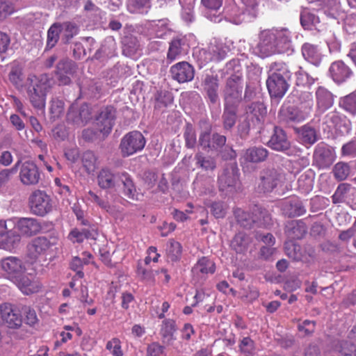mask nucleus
Wrapping results in <instances>:
<instances>
[{
	"label": "nucleus",
	"mask_w": 356,
	"mask_h": 356,
	"mask_svg": "<svg viewBox=\"0 0 356 356\" xmlns=\"http://www.w3.org/2000/svg\"><path fill=\"white\" fill-rule=\"evenodd\" d=\"M226 68L230 76L227 79L222 91L225 104L238 106L243 88L242 67L238 60L233 59L226 64Z\"/></svg>",
	"instance_id": "1"
},
{
	"label": "nucleus",
	"mask_w": 356,
	"mask_h": 356,
	"mask_svg": "<svg viewBox=\"0 0 356 356\" xmlns=\"http://www.w3.org/2000/svg\"><path fill=\"white\" fill-rule=\"evenodd\" d=\"M291 73L286 63L273 62L269 65L266 86L271 97L281 99L289 87Z\"/></svg>",
	"instance_id": "2"
},
{
	"label": "nucleus",
	"mask_w": 356,
	"mask_h": 356,
	"mask_svg": "<svg viewBox=\"0 0 356 356\" xmlns=\"http://www.w3.org/2000/svg\"><path fill=\"white\" fill-rule=\"evenodd\" d=\"M49 88L50 82L47 74L28 76L26 84V93L30 103L35 108H44L47 92Z\"/></svg>",
	"instance_id": "3"
},
{
	"label": "nucleus",
	"mask_w": 356,
	"mask_h": 356,
	"mask_svg": "<svg viewBox=\"0 0 356 356\" xmlns=\"http://www.w3.org/2000/svg\"><path fill=\"white\" fill-rule=\"evenodd\" d=\"M145 145V139L138 131H130L121 139L119 148L124 157L129 156L141 151Z\"/></svg>",
	"instance_id": "4"
},
{
	"label": "nucleus",
	"mask_w": 356,
	"mask_h": 356,
	"mask_svg": "<svg viewBox=\"0 0 356 356\" xmlns=\"http://www.w3.org/2000/svg\"><path fill=\"white\" fill-rule=\"evenodd\" d=\"M29 201L31 212L36 216H44L52 211V200L44 191H34Z\"/></svg>",
	"instance_id": "5"
},
{
	"label": "nucleus",
	"mask_w": 356,
	"mask_h": 356,
	"mask_svg": "<svg viewBox=\"0 0 356 356\" xmlns=\"http://www.w3.org/2000/svg\"><path fill=\"white\" fill-rule=\"evenodd\" d=\"M0 270L6 278L13 282L19 275L26 273V267L21 258L8 256L0 259Z\"/></svg>",
	"instance_id": "6"
},
{
	"label": "nucleus",
	"mask_w": 356,
	"mask_h": 356,
	"mask_svg": "<svg viewBox=\"0 0 356 356\" xmlns=\"http://www.w3.org/2000/svg\"><path fill=\"white\" fill-rule=\"evenodd\" d=\"M219 189L233 193L239 188L238 169L234 164L227 165L218 177Z\"/></svg>",
	"instance_id": "7"
},
{
	"label": "nucleus",
	"mask_w": 356,
	"mask_h": 356,
	"mask_svg": "<svg viewBox=\"0 0 356 356\" xmlns=\"http://www.w3.org/2000/svg\"><path fill=\"white\" fill-rule=\"evenodd\" d=\"M21 305L5 302L0 305V314L3 322L11 329H17L22 324Z\"/></svg>",
	"instance_id": "8"
},
{
	"label": "nucleus",
	"mask_w": 356,
	"mask_h": 356,
	"mask_svg": "<svg viewBox=\"0 0 356 356\" xmlns=\"http://www.w3.org/2000/svg\"><path fill=\"white\" fill-rule=\"evenodd\" d=\"M270 29L261 31L259 42L254 48V53L261 58H266L277 54Z\"/></svg>",
	"instance_id": "9"
},
{
	"label": "nucleus",
	"mask_w": 356,
	"mask_h": 356,
	"mask_svg": "<svg viewBox=\"0 0 356 356\" xmlns=\"http://www.w3.org/2000/svg\"><path fill=\"white\" fill-rule=\"evenodd\" d=\"M335 159L334 149L329 145L321 143L314 149L313 154V163L319 169L329 168Z\"/></svg>",
	"instance_id": "10"
},
{
	"label": "nucleus",
	"mask_w": 356,
	"mask_h": 356,
	"mask_svg": "<svg viewBox=\"0 0 356 356\" xmlns=\"http://www.w3.org/2000/svg\"><path fill=\"white\" fill-rule=\"evenodd\" d=\"M92 119V113L86 104L80 107L72 105L67 113V121L76 127L85 126Z\"/></svg>",
	"instance_id": "11"
},
{
	"label": "nucleus",
	"mask_w": 356,
	"mask_h": 356,
	"mask_svg": "<svg viewBox=\"0 0 356 356\" xmlns=\"http://www.w3.org/2000/svg\"><path fill=\"white\" fill-rule=\"evenodd\" d=\"M282 174L275 168H266L260 173L258 189L260 192H271L281 182Z\"/></svg>",
	"instance_id": "12"
},
{
	"label": "nucleus",
	"mask_w": 356,
	"mask_h": 356,
	"mask_svg": "<svg viewBox=\"0 0 356 356\" xmlns=\"http://www.w3.org/2000/svg\"><path fill=\"white\" fill-rule=\"evenodd\" d=\"M277 54L293 51L291 32L286 28L270 29Z\"/></svg>",
	"instance_id": "13"
},
{
	"label": "nucleus",
	"mask_w": 356,
	"mask_h": 356,
	"mask_svg": "<svg viewBox=\"0 0 356 356\" xmlns=\"http://www.w3.org/2000/svg\"><path fill=\"white\" fill-rule=\"evenodd\" d=\"M268 145L272 149L284 152L288 155L293 154L291 149V143L286 132L280 127H275Z\"/></svg>",
	"instance_id": "14"
},
{
	"label": "nucleus",
	"mask_w": 356,
	"mask_h": 356,
	"mask_svg": "<svg viewBox=\"0 0 356 356\" xmlns=\"http://www.w3.org/2000/svg\"><path fill=\"white\" fill-rule=\"evenodd\" d=\"M172 78L179 83L192 81L195 76V69L186 61L173 65L170 70Z\"/></svg>",
	"instance_id": "15"
},
{
	"label": "nucleus",
	"mask_w": 356,
	"mask_h": 356,
	"mask_svg": "<svg viewBox=\"0 0 356 356\" xmlns=\"http://www.w3.org/2000/svg\"><path fill=\"white\" fill-rule=\"evenodd\" d=\"M13 282L22 293L28 296L39 292L42 288V284L38 280L31 274L20 275Z\"/></svg>",
	"instance_id": "16"
},
{
	"label": "nucleus",
	"mask_w": 356,
	"mask_h": 356,
	"mask_svg": "<svg viewBox=\"0 0 356 356\" xmlns=\"http://www.w3.org/2000/svg\"><path fill=\"white\" fill-rule=\"evenodd\" d=\"M115 118V110L113 107H106L101 111L96 118V126L98 131L105 136L108 135L113 125Z\"/></svg>",
	"instance_id": "17"
},
{
	"label": "nucleus",
	"mask_w": 356,
	"mask_h": 356,
	"mask_svg": "<svg viewBox=\"0 0 356 356\" xmlns=\"http://www.w3.org/2000/svg\"><path fill=\"white\" fill-rule=\"evenodd\" d=\"M19 178L24 185H36L40 179V172L35 163L32 161H25L21 165Z\"/></svg>",
	"instance_id": "18"
},
{
	"label": "nucleus",
	"mask_w": 356,
	"mask_h": 356,
	"mask_svg": "<svg viewBox=\"0 0 356 356\" xmlns=\"http://www.w3.org/2000/svg\"><path fill=\"white\" fill-rule=\"evenodd\" d=\"M328 74L334 83L341 84L349 79L353 72L343 61L337 60L331 63Z\"/></svg>",
	"instance_id": "19"
},
{
	"label": "nucleus",
	"mask_w": 356,
	"mask_h": 356,
	"mask_svg": "<svg viewBox=\"0 0 356 356\" xmlns=\"http://www.w3.org/2000/svg\"><path fill=\"white\" fill-rule=\"evenodd\" d=\"M309 115L295 106H282L278 113L279 121L286 124L298 123L305 120Z\"/></svg>",
	"instance_id": "20"
},
{
	"label": "nucleus",
	"mask_w": 356,
	"mask_h": 356,
	"mask_svg": "<svg viewBox=\"0 0 356 356\" xmlns=\"http://www.w3.org/2000/svg\"><path fill=\"white\" fill-rule=\"evenodd\" d=\"M50 247V241L46 237L38 236L28 244L27 256L31 260H36L44 255Z\"/></svg>",
	"instance_id": "21"
},
{
	"label": "nucleus",
	"mask_w": 356,
	"mask_h": 356,
	"mask_svg": "<svg viewBox=\"0 0 356 356\" xmlns=\"http://www.w3.org/2000/svg\"><path fill=\"white\" fill-rule=\"evenodd\" d=\"M324 120L330 127L335 129L341 134H347L351 130V123L346 118L337 111L328 113Z\"/></svg>",
	"instance_id": "22"
},
{
	"label": "nucleus",
	"mask_w": 356,
	"mask_h": 356,
	"mask_svg": "<svg viewBox=\"0 0 356 356\" xmlns=\"http://www.w3.org/2000/svg\"><path fill=\"white\" fill-rule=\"evenodd\" d=\"M223 0H201V5L204 8V16L215 23L222 20L220 8Z\"/></svg>",
	"instance_id": "23"
},
{
	"label": "nucleus",
	"mask_w": 356,
	"mask_h": 356,
	"mask_svg": "<svg viewBox=\"0 0 356 356\" xmlns=\"http://www.w3.org/2000/svg\"><path fill=\"white\" fill-rule=\"evenodd\" d=\"M15 226L22 234L27 236L35 235L42 229L40 222L33 218H21L17 219Z\"/></svg>",
	"instance_id": "24"
},
{
	"label": "nucleus",
	"mask_w": 356,
	"mask_h": 356,
	"mask_svg": "<svg viewBox=\"0 0 356 356\" xmlns=\"http://www.w3.org/2000/svg\"><path fill=\"white\" fill-rule=\"evenodd\" d=\"M21 240V236L15 231L0 228V249L12 251L16 248Z\"/></svg>",
	"instance_id": "25"
},
{
	"label": "nucleus",
	"mask_w": 356,
	"mask_h": 356,
	"mask_svg": "<svg viewBox=\"0 0 356 356\" xmlns=\"http://www.w3.org/2000/svg\"><path fill=\"white\" fill-rule=\"evenodd\" d=\"M202 86L209 102L215 104L219 102V81L217 76L207 74L202 81Z\"/></svg>",
	"instance_id": "26"
},
{
	"label": "nucleus",
	"mask_w": 356,
	"mask_h": 356,
	"mask_svg": "<svg viewBox=\"0 0 356 356\" xmlns=\"http://www.w3.org/2000/svg\"><path fill=\"white\" fill-rule=\"evenodd\" d=\"M228 48L224 44L214 41L210 43L207 50H204L205 62L220 61L223 60L227 54Z\"/></svg>",
	"instance_id": "27"
},
{
	"label": "nucleus",
	"mask_w": 356,
	"mask_h": 356,
	"mask_svg": "<svg viewBox=\"0 0 356 356\" xmlns=\"http://www.w3.org/2000/svg\"><path fill=\"white\" fill-rule=\"evenodd\" d=\"M282 211L284 216L292 218L305 214L306 209L302 201L296 197H293L283 202Z\"/></svg>",
	"instance_id": "28"
},
{
	"label": "nucleus",
	"mask_w": 356,
	"mask_h": 356,
	"mask_svg": "<svg viewBox=\"0 0 356 356\" xmlns=\"http://www.w3.org/2000/svg\"><path fill=\"white\" fill-rule=\"evenodd\" d=\"M334 95L323 86H319L316 90V101L318 109L324 112L334 104Z\"/></svg>",
	"instance_id": "29"
},
{
	"label": "nucleus",
	"mask_w": 356,
	"mask_h": 356,
	"mask_svg": "<svg viewBox=\"0 0 356 356\" xmlns=\"http://www.w3.org/2000/svg\"><path fill=\"white\" fill-rule=\"evenodd\" d=\"M177 330L175 321L172 319H165L162 322L160 334L162 343L167 346H172L176 340L175 333Z\"/></svg>",
	"instance_id": "30"
},
{
	"label": "nucleus",
	"mask_w": 356,
	"mask_h": 356,
	"mask_svg": "<svg viewBox=\"0 0 356 356\" xmlns=\"http://www.w3.org/2000/svg\"><path fill=\"white\" fill-rule=\"evenodd\" d=\"M266 114V108L261 102H252L245 109L246 119L260 124Z\"/></svg>",
	"instance_id": "31"
},
{
	"label": "nucleus",
	"mask_w": 356,
	"mask_h": 356,
	"mask_svg": "<svg viewBox=\"0 0 356 356\" xmlns=\"http://www.w3.org/2000/svg\"><path fill=\"white\" fill-rule=\"evenodd\" d=\"M301 51L304 58L310 63L318 66L321 63L323 54L317 45L309 42L304 43Z\"/></svg>",
	"instance_id": "32"
},
{
	"label": "nucleus",
	"mask_w": 356,
	"mask_h": 356,
	"mask_svg": "<svg viewBox=\"0 0 356 356\" xmlns=\"http://www.w3.org/2000/svg\"><path fill=\"white\" fill-rule=\"evenodd\" d=\"M225 19L235 24H240L245 19V12L235 3L227 5L224 9Z\"/></svg>",
	"instance_id": "33"
},
{
	"label": "nucleus",
	"mask_w": 356,
	"mask_h": 356,
	"mask_svg": "<svg viewBox=\"0 0 356 356\" xmlns=\"http://www.w3.org/2000/svg\"><path fill=\"white\" fill-rule=\"evenodd\" d=\"M186 46L185 40L180 38H173L169 43V48L167 53V61L168 63L179 59L181 56L186 54L184 47Z\"/></svg>",
	"instance_id": "34"
},
{
	"label": "nucleus",
	"mask_w": 356,
	"mask_h": 356,
	"mask_svg": "<svg viewBox=\"0 0 356 356\" xmlns=\"http://www.w3.org/2000/svg\"><path fill=\"white\" fill-rule=\"evenodd\" d=\"M97 179L99 186L103 189L113 188L118 185V173L115 174L108 168H102Z\"/></svg>",
	"instance_id": "35"
},
{
	"label": "nucleus",
	"mask_w": 356,
	"mask_h": 356,
	"mask_svg": "<svg viewBox=\"0 0 356 356\" xmlns=\"http://www.w3.org/2000/svg\"><path fill=\"white\" fill-rule=\"evenodd\" d=\"M268 156V151L262 146H254L247 149L243 159L247 162L257 163L264 161Z\"/></svg>",
	"instance_id": "36"
},
{
	"label": "nucleus",
	"mask_w": 356,
	"mask_h": 356,
	"mask_svg": "<svg viewBox=\"0 0 356 356\" xmlns=\"http://www.w3.org/2000/svg\"><path fill=\"white\" fill-rule=\"evenodd\" d=\"M307 228L302 220H292L288 221L285 225V233L291 239L302 238L305 234Z\"/></svg>",
	"instance_id": "37"
},
{
	"label": "nucleus",
	"mask_w": 356,
	"mask_h": 356,
	"mask_svg": "<svg viewBox=\"0 0 356 356\" xmlns=\"http://www.w3.org/2000/svg\"><path fill=\"white\" fill-rule=\"evenodd\" d=\"M97 235V234L94 229L90 230L86 228L79 229L75 227L70 232L67 238L73 243H81L85 239H95Z\"/></svg>",
	"instance_id": "38"
},
{
	"label": "nucleus",
	"mask_w": 356,
	"mask_h": 356,
	"mask_svg": "<svg viewBox=\"0 0 356 356\" xmlns=\"http://www.w3.org/2000/svg\"><path fill=\"white\" fill-rule=\"evenodd\" d=\"M118 184L120 181L123 185L124 195L130 199H135L136 188L131 175L127 172H122L118 173Z\"/></svg>",
	"instance_id": "39"
},
{
	"label": "nucleus",
	"mask_w": 356,
	"mask_h": 356,
	"mask_svg": "<svg viewBox=\"0 0 356 356\" xmlns=\"http://www.w3.org/2000/svg\"><path fill=\"white\" fill-rule=\"evenodd\" d=\"M116 43L115 40L107 38L104 40L99 49L95 53V58L104 60L105 58H111L115 54Z\"/></svg>",
	"instance_id": "40"
},
{
	"label": "nucleus",
	"mask_w": 356,
	"mask_h": 356,
	"mask_svg": "<svg viewBox=\"0 0 356 356\" xmlns=\"http://www.w3.org/2000/svg\"><path fill=\"white\" fill-rule=\"evenodd\" d=\"M349 194L353 195H356L355 188H352L351 185L349 184H340L332 196V202L334 204L344 202L347 200Z\"/></svg>",
	"instance_id": "41"
},
{
	"label": "nucleus",
	"mask_w": 356,
	"mask_h": 356,
	"mask_svg": "<svg viewBox=\"0 0 356 356\" xmlns=\"http://www.w3.org/2000/svg\"><path fill=\"white\" fill-rule=\"evenodd\" d=\"M319 23V17L314 13L306 8L302 10L300 13V24L305 29H316Z\"/></svg>",
	"instance_id": "42"
},
{
	"label": "nucleus",
	"mask_w": 356,
	"mask_h": 356,
	"mask_svg": "<svg viewBox=\"0 0 356 356\" xmlns=\"http://www.w3.org/2000/svg\"><path fill=\"white\" fill-rule=\"evenodd\" d=\"M315 174L309 169L304 172L298 179V189L303 193H308L310 192L314 186Z\"/></svg>",
	"instance_id": "43"
},
{
	"label": "nucleus",
	"mask_w": 356,
	"mask_h": 356,
	"mask_svg": "<svg viewBox=\"0 0 356 356\" xmlns=\"http://www.w3.org/2000/svg\"><path fill=\"white\" fill-rule=\"evenodd\" d=\"M250 242V238L248 235L239 232L233 238L230 245L236 253H244L247 251Z\"/></svg>",
	"instance_id": "44"
},
{
	"label": "nucleus",
	"mask_w": 356,
	"mask_h": 356,
	"mask_svg": "<svg viewBox=\"0 0 356 356\" xmlns=\"http://www.w3.org/2000/svg\"><path fill=\"white\" fill-rule=\"evenodd\" d=\"M82 166L88 174L95 171L98 167V159L92 151L84 152L81 157Z\"/></svg>",
	"instance_id": "45"
},
{
	"label": "nucleus",
	"mask_w": 356,
	"mask_h": 356,
	"mask_svg": "<svg viewBox=\"0 0 356 356\" xmlns=\"http://www.w3.org/2000/svg\"><path fill=\"white\" fill-rule=\"evenodd\" d=\"M197 167L206 171H213L216 168V161L214 157L206 156L202 152H198L195 155Z\"/></svg>",
	"instance_id": "46"
},
{
	"label": "nucleus",
	"mask_w": 356,
	"mask_h": 356,
	"mask_svg": "<svg viewBox=\"0 0 356 356\" xmlns=\"http://www.w3.org/2000/svg\"><path fill=\"white\" fill-rule=\"evenodd\" d=\"M234 214L237 222L245 228H250L253 224L256 223L257 220H259V217L254 216V210L252 213H250L241 209H237L235 210Z\"/></svg>",
	"instance_id": "47"
},
{
	"label": "nucleus",
	"mask_w": 356,
	"mask_h": 356,
	"mask_svg": "<svg viewBox=\"0 0 356 356\" xmlns=\"http://www.w3.org/2000/svg\"><path fill=\"white\" fill-rule=\"evenodd\" d=\"M300 140L305 145H313L317 140V133L314 128L306 124L298 129Z\"/></svg>",
	"instance_id": "48"
},
{
	"label": "nucleus",
	"mask_w": 356,
	"mask_h": 356,
	"mask_svg": "<svg viewBox=\"0 0 356 356\" xmlns=\"http://www.w3.org/2000/svg\"><path fill=\"white\" fill-rule=\"evenodd\" d=\"M56 24L59 29H60L62 40H64V42L65 43L68 42L74 35L78 33L79 28L74 23L67 22Z\"/></svg>",
	"instance_id": "49"
},
{
	"label": "nucleus",
	"mask_w": 356,
	"mask_h": 356,
	"mask_svg": "<svg viewBox=\"0 0 356 356\" xmlns=\"http://www.w3.org/2000/svg\"><path fill=\"white\" fill-rule=\"evenodd\" d=\"M339 106L352 115H356V90L340 98Z\"/></svg>",
	"instance_id": "50"
},
{
	"label": "nucleus",
	"mask_w": 356,
	"mask_h": 356,
	"mask_svg": "<svg viewBox=\"0 0 356 356\" xmlns=\"http://www.w3.org/2000/svg\"><path fill=\"white\" fill-rule=\"evenodd\" d=\"M192 271L194 274H198L199 273L202 274L213 273L215 271V264L207 257H203L198 260L193 268Z\"/></svg>",
	"instance_id": "51"
},
{
	"label": "nucleus",
	"mask_w": 356,
	"mask_h": 356,
	"mask_svg": "<svg viewBox=\"0 0 356 356\" xmlns=\"http://www.w3.org/2000/svg\"><path fill=\"white\" fill-rule=\"evenodd\" d=\"M237 106H228L225 104V108L222 115L223 125L225 129H230L232 128L236 119V108Z\"/></svg>",
	"instance_id": "52"
},
{
	"label": "nucleus",
	"mask_w": 356,
	"mask_h": 356,
	"mask_svg": "<svg viewBox=\"0 0 356 356\" xmlns=\"http://www.w3.org/2000/svg\"><path fill=\"white\" fill-rule=\"evenodd\" d=\"M334 348L341 356H356V343L355 342L342 341L335 345Z\"/></svg>",
	"instance_id": "53"
},
{
	"label": "nucleus",
	"mask_w": 356,
	"mask_h": 356,
	"mask_svg": "<svg viewBox=\"0 0 356 356\" xmlns=\"http://www.w3.org/2000/svg\"><path fill=\"white\" fill-rule=\"evenodd\" d=\"M156 273H157V271H154L149 268H145L143 266L142 262L138 263L136 274L141 280L149 284H153L155 282Z\"/></svg>",
	"instance_id": "54"
},
{
	"label": "nucleus",
	"mask_w": 356,
	"mask_h": 356,
	"mask_svg": "<svg viewBox=\"0 0 356 356\" xmlns=\"http://www.w3.org/2000/svg\"><path fill=\"white\" fill-rule=\"evenodd\" d=\"M76 69L77 66L74 62L68 58H63L58 63L56 74H74Z\"/></svg>",
	"instance_id": "55"
},
{
	"label": "nucleus",
	"mask_w": 356,
	"mask_h": 356,
	"mask_svg": "<svg viewBox=\"0 0 356 356\" xmlns=\"http://www.w3.org/2000/svg\"><path fill=\"white\" fill-rule=\"evenodd\" d=\"M181 244L174 240H170L166 248L168 258L172 261H176L179 259L181 255Z\"/></svg>",
	"instance_id": "56"
},
{
	"label": "nucleus",
	"mask_w": 356,
	"mask_h": 356,
	"mask_svg": "<svg viewBox=\"0 0 356 356\" xmlns=\"http://www.w3.org/2000/svg\"><path fill=\"white\" fill-rule=\"evenodd\" d=\"M350 172V166L345 162H338L332 169L334 177L337 181L345 180L348 177Z\"/></svg>",
	"instance_id": "57"
},
{
	"label": "nucleus",
	"mask_w": 356,
	"mask_h": 356,
	"mask_svg": "<svg viewBox=\"0 0 356 356\" xmlns=\"http://www.w3.org/2000/svg\"><path fill=\"white\" fill-rule=\"evenodd\" d=\"M60 35V29H59L56 23L52 24L47 31L46 49H52L56 46Z\"/></svg>",
	"instance_id": "58"
},
{
	"label": "nucleus",
	"mask_w": 356,
	"mask_h": 356,
	"mask_svg": "<svg viewBox=\"0 0 356 356\" xmlns=\"http://www.w3.org/2000/svg\"><path fill=\"white\" fill-rule=\"evenodd\" d=\"M149 0H127V9L131 13H141L149 7Z\"/></svg>",
	"instance_id": "59"
},
{
	"label": "nucleus",
	"mask_w": 356,
	"mask_h": 356,
	"mask_svg": "<svg viewBox=\"0 0 356 356\" xmlns=\"http://www.w3.org/2000/svg\"><path fill=\"white\" fill-rule=\"evenodd\" d=\"M285 252L287 256L294 261H300L302 259V252L299 245L293 242L286 243Z\"/></svg>",
	"instance_id": "60"
},
{
	"label": "nucleus",
	"mask_w": 356,
	"mask_h": 356,
	"mask_svg": "<svg viewBox=\"0 0 356 356\" xmlns=\"http://www.w3.org/2000/svg\"><path fill=\"white\" fill-rule=\"evenodd\" d=\"M10 81L16 87L22 86L23 81L22 68L19 65H13L8 74Z\"/></svg>",
	"instance_id": "61"
},
{
	"label": "nucleus",
	"mask_w": 356,
	"mask_h": 356,
	"mask_svg": "<svg viewBox=\"0 0 356 356\" xmlns=\"http://www.w3.org/2000/svg\"><path fill=\"white\" fill-rule=\"evenodd\" d=\"M50 103L51 118L54 120L60 118L64 113V102L58 98H53Z\"/></svg>",
	"instance_id": "62"
},
{
	"label": "nucleus",
	"mask_w": 356,
	"mask_h": 356,
	"mask_svg": "<svg viewBox=\"0 0 356 356\" xmlns=\"http://www.w3.org/2000/svg\"><path fill=\"white\" fill-rule=\"evenodd\" d=\"M254 216L259 217V220L256 221L260 226L267 227L271 223V217L268 211L261 207H255L254 208Z\"/></svg>",
	"instance_id": "63"
},
{
	"label": "nucleus",
	"mask_w": 356,
	"mask_h": 356,
	"mask_svg": "<svg viewBox=\"0 0 356 356\" xmlns=\"http://www.w3.org/2000/svg\"><path fill=\"white\" fill-rule=\"evenodd\" d=\"M254 216L259 217V220L256 221L260 226L267 227L271 223V217L268 211L261 207H255L254 208Z\"/></svg>",
	"instance_id": "64"
}]
</instances>
